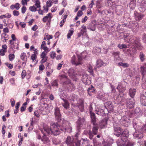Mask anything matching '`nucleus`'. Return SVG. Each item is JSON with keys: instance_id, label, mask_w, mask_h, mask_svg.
<instances>
[{"instance_id": "nucleus-1", "label": "nucleus", "mask_w": 146, "mask_h": 146, "mask_svg": "<svg viewBox=\"0 0 146 146\" xmlns=\"http://www.w3.org/2000/svg\"><path fill=\"white\" fill-rule=\"evenodd\" d=\"M60 126H58L54 123L50 124V127L45 126L44 127V131L48 134H53L54 135H59L60 133Z\"/></svg>"}, {"instance_id": "nucleus-2", "label": "nucleus", "mask_w": 146, "mask_h": 146, "mask_svg": "<svg viewBox=\"0 0 146 146\" xmlns=\"http://www.w3.org/2000/svg\"><path fill=\"white\" fill-rule=\"evenodd\" d=\"M113 129L115 135L118 137L120 136L121 140L123 141H127L129 134L127 131L125 130L122 132L121 128L118 127H114Z\"/></svg>"}, {"instance_id": "nucleus-3", "label": "nucleus", "mask_w": 146, "mask_h": 146, "mask_svg": "<svg viewBox=\"0 0 146 146\" xmlns=\"http://www.w3.org/2000/svg\"><path fill=\"white\" fill-rule=\"evenodd\" d=\"M61 131L64 132L70 133L71 132L72 127L70 124L67 121H64L62 125V128L60 129Z\"/></svg>"}, {"instance_id": "nucleus-4", "label": "nucleus", "mask_w": 146, "mask_h": 146, "mask_svg": "<svg viewBox=\"0 0 146 146\" xmlns=\"http://www.w3.org/2000/svg\"><path fill=\"white\" fill-rule=\"evenodd\" d=\"M82 58L80 56H78V59H77L74 55L71 58V62L72 64L76 66H78L82 64Z\"/></svg>"}, {"instance_id": "nucleus-5", "label": "nucleus", "mask_w": 146, "mask_h": 146, "mask_svg": "<svg viewBox=\"0 0 146 146\" xmlns=\"http://www.w3.org/2000/svg\"><path fill=\"white\" fill-rule=\"evenodd\" d=\"M128 27L131 29L133 31L136 32L139 30V25L137 23L132 21L130 23Z\"/></svg>"}, {"instance_id": "nucleus-6", "label": "nucleus", "mask_w": 146, "mask_h": 146, "mask_svg": "<svg viewBox=\"0 0 146 146\" xmlns=\"http://www.w3.org/2000/svg\"><path fill=\"white\" fill-rule=\"evenodd\" d=\"M95 125H94L93 127L92 128V132L90 131H89L88 133V134L90 139H92L93 137V134L94 135H97L98 134V126Z\"/></svg>"}, {"instance_id": "nucleus-7", "label": "nucleus", "mask_w": 146, "mask_h": 146, "mask_svg": "<svg viewBox=\"0 0 146 146\" xmlns=\"http://www.w3.org/2000/svg\"><path fill=\"white\" fill-rule=\"evenodd\" d=\"M126 83L125 82H122L118 84L117 87V89L119 90L120 93H123L126 90Z\"/></svg>"}, {"instance_id": "nucleus-8", "label": "nucleus", "mask_w": 146, "mask_h": 146, "mask_svg": "<svg viewBox=\"0 0 146 146\" xmlns=\"http://www.w3.org/2000/svg\"><path fill=\"white\" fill-rule=\"evenodd\" d=\"M138 2L140 3L139 11L141 12H144L146 9V1L143 0L141 1V0H138Z\"/></svg>"}, {"instance_id": "nucleus-9", "label": "nucleus", "mask_w": 146, "mask_h": 146, "mask_svg": "<svg viewBox=\"0 0 146 146\" xmlns=\"http://www.w3.org/2000/svg\"><path fill=\"white\" fill-rule=\"evenodd\" d=\"M40 7V3L39 1L37 0L36 1V3L34 5L30 7L29 9L31 11L35 12L36 11L37 8H38Z\"/></svg>"}, {"instance_id": "nucleus-10", "label": "nucleus", "mask_w": 146, "mask_h": 146, "mask_svg": "<svg viewBox=\"0 0 146 146\" xmlns=\"http://www.w3.org/2000/svg\"><path fill=\"white\" fill-rule=\"evenodd\" d=\"M88 76L86 74L83 75L82 80V82L86 85H89L91 84V82L88 78Z\"/></svg>"}, {"instance_id": "nucleus-11", "label": "nucleus", "mask_w": 146, "mask_h": 146, "mask_svg": "<svg viewBox=\"0 0 146 146\" xmlns=\"http://www.w3.org/2000/svg\"><path fill=\"white\" fill-rule=\"evenodd\" d=\"M54 115L58 121H60L61 118V114L60 112V109L56 107L54 108Z\"/></svg>"}, {"instance_id": "nucleus-12", "label": "nucleus", "mask_w": 146, "mask_h": 146, "mask_svg": "<svg viewBox=\"0 0 146 146\" xmlns=\"http://www.w3.org/2000/svg\"><path fill=\"white\" fill-rule=\"evenodd\" d=\"M65 143L68 146H74L73 139H72L70 136H68L67 137L65 141Z\"/></svg>"}, {"instance_id": "nucleus-13", "label": "nucleus", "mask_w": 146, "mask_h": 146, "mask_svg": "<svg viewBox=\"0 0 146 146\" xmlns=\"http://www.w3.org/2000/svg\"><path fill=\"white\" fill-rule=\"evenodd\" d=\"M134 14L135 19L136 21H139L141 20L144 16L143 14L139 13L136 12H135Z\"/></svg>"}, {"instance_id": "nucleus-14", "label": "nucleus", "mask_w": 146, "mask_h": 146, "mask_svg": "<svg viewBox=\"0 0 146 146\" xmlns=\"http://www.w3.org/2000/svg\"><path fill=\"white\" fill-rule=\"evenodd\" d=\"M40 58H42V60L40 61L41 64H43L46 62L47 60L48 57L46 56V54L45 52H43L40 54Z\"/></svg>"}, {"instance_id": "nucleus-15", "label": "nucleus", "mask_w": 146, "mask_h": 146, "mask_svg": "<svg viewBox=\"0 0 146 146\" xmlns=\"http://www.w3.org/2000/svg\"><path fill=\"white\" fill-rule=\"evenodd\" d=\"M108 120L106 119L102 120L99 123V126L102 129L105 128L107 127Z\"/></svg>"}, {"instance_id": "nucleus-16", "label": "nucleus", "mask_w": 146, "mask_h": 146, "mask_svg": "<svg viewBox=\"0 0 146 146\" xmlns=\"http://www.w3.org/2000/svg\"><path fill=\"white\" fill-rule=\"evenodd\" d=\"M133 136L135 139H139L143 137V135L141 132L137 131L134 133Z\"/></svg>"}, {"instance_id": "nucleus-17", "label": "nucleus", "mask_w": 146, "mask_h": 146, "mask_svg": "<svg viewBox=\"0 0 146 146\" xmlns=\"http://www.w3.org/2000/svg\"><path fill=\"white\" fill-rule=\"evenodd\" d=\"M50 141L49 138L44 133L42 137L41 141L44 144H45L49 143Z\"/></svg>"}, {"instance_id": "nucleus-18", "label": "nucleus", "mask_w": 146, "mask_h": 146, "mask_svg": "<svg viewBox=\"0 0 146 146\" xmlns=\"http://www.w3.org/2000/svg\"><path fill=\"white\" fill-rule=\"evenodd\" d=\"M126 100L125 96L123 94H121L118 97L117 101L119 102H124Z\"/></svg>"}, {"instance_id": "nucleus-19", "label": "nucleus", "mask_w": 146, "mask_h": 146, "mask_svg": "<svg viewBox=\"0 0 146 146\" xmlns=\"http://www.w3.org/2000/svg\"><path fill=\"white\" fill-rule=\"evenodd\" d=\"M90 114L92 122L93 123L94 125H96V117L95 114L90 111Z\"/></svg>"}, {"instance_id": "nucleus-20", "label": "nucleus", "mask_w": 146, "mask_h": 146, "mask_svg": "<svg viewBox=\"0 0 146 146\" xmlns=\"http://www.w3.org/2000/svg\"><path fill=\"white\" fill-rule=\"evenodd\" d=\"M142 111L139 108H136L134 111L135 115L136 117H138L142 115Z\"/></svg>"}, {"instance_id": "nucleus-21", "label": "nucleus", "mask_w": 146, "mask_h": 146, "mask_svg": "<svg viewBox=\"0 0 146 146\" xmlns=\"http://www.w3.org/2000/svg\"><path fill=\"white\" fill-rule=\"evenodd\" d=\"M122 7L121 6V5L117 6L116 8V13L117 15H120L122 14Z\"/></svg>"}, {"instance_id": "nucleus-22", "label": "nucleus", "mask_w": 146, "mask_h": 146, "mask_svg": "<svg viewBox=\"0 0 146 146\" xmlns=\"http://www.w3.org/2000/svg\"><path fill=\"white\" fill-rule=\"evenodd\" d=\"M85 119L84 117H79L77 121V123L79 126H81L85 123Z\"/></svg>"}, {"instance_id": "nucleus-23", "label": "nucleus", "mask_w": 146, "mask_h": 146, "mask_svg": "<svg viewBox=\"0 0 146 146\" xmlns=\"http://www.w3.org/2000/svg\"><path fill=\"white\" fill-rule=\"evenodd\" d=\"M136 91L135 89L131 88H130L129 90V94L130 96L132 98H133L135 94Z\"/></svg>"}, {"instance_id": "nucleus-24", "label": "nucleus", "mask_w": 146, "mask_h": 146, "mask_svg": "<svg viewBox=\"0 0 146 146\" xmlns=\"http://www.w3.org/2000/svg\"><path fill=\"white\" fill-rule=\"evenodd\" d=\"M141 102L144 105L146 106V96L145 94L141 95Z\"/></svg>"}, {"instance_id": "nucleus-25", "label": "nucleus", "mask_w": 146, "mask_h": 146, "mask_svg": "<svg viewBox=\"0 0 146 146\" xmlns=\"http://www.w3.org/2000/svg\"><path fill=\"white\" fill-rule=\"evenodd\" d=\"M130 1L129 3V6L130 8L133 9L135 8L136 6L135 0H129Z\"/></svg>"}, {"instance_id": "nucleus-26", "label": "nucleus", "mask_w": 146, "mask_h": 146, "mask_svg": "<svg viewBox=\"0 0 146 146\" xmlns=\"http://www.w3.org/2000/svg\"><path fill=\"white\" fill-rule=\"evenodd\" d=\"M106 65V63L103 62L101 60H99L97 62V67L99 68L102 66H105Z\"/></svg>"}, {"instance_id": "nucleus-27", "label": "nucleus", "mask_w": 146, "mask_h": 146, "mask_svg": "<svg viewBox=\"0 0 146 146\" xmlns=\"http://www.w3.org/2000/svg\"><path fill=\"white\" fill-rule=\"evenodd\" d=\"M27 56H26V53L25 52L22 53L20 55V58L23 61H27Z\"/></svg>"}, {"instance_id": "nucleus-28", "label": "nucleus", "mask_w": 146, "mask_h": 146, "mask_svg": "<svg viewBox=\"0 0 146 146\" xmlns=\"http://www.w3.org/2000/svg\"><path fill=\"white\" fill-rule=\"evenodd\" d=\"M64 103L62 104L63 106L66 109H67L69 107V104L68 101L66 100L63 99Z\"/></svg>"}, {"instance_id": "nucleus-29", "label": "nucleus", "mask_w": 146, "mask_h": 146, "mask_svg": "<svg viewBox=\"0 0 146 146\" xmlns=\"http://www.w3.org/2000/svg\"><path fill=\"white\" fill-rule=\"evenodd\" d=\"M80 104L78 106L80 111L82 112L83 111L84 109V105L83 102L82 100H80L79 102Z\"/></svg>"}, {"instance_id": "nucleus-30", "label": "nucleus", "mask_w": 146, "mask_h": 146, "mask_svg": "<svg viewBox=\"0 0 146 146\" xmlns=\"http://www.w3.org/2000/svg\"><path fill=\"white\" fill-rule=\"evenodd\" d=\"M101 51V49L98 47L94 48L93 50V52L96 54L99 53Z\"/></svg>"}, {"instance_id": "nucleus-31", "label": "nucleus", "mask_w": 146, "mask_h": 146, "mask_svg": "<svg viewBox=\"0 0 146 146\" xmlns=\"http://www.w3.org/2000/svg\"><path fill=\"white\" fill-rule=\"evenodd\" d=\"M142 83L141 86L144 89H146V79L145 78H142Z\"/></svg>"}, {"instance_id": "nucleus-32", "label": "nucleus", "mask_w": 146, "mask_h": 146, "mask_svg": "<svg viewBox=\"0 0 146 146\" xmlns=\"http://www.w3.org/2000/svg\"><path fill=\"white\" fill-rule=\"evenodd\" d=\"M141 71L142 74L143 75V77L144 78V76L146 74V68L143 66H141Z\"/></svg>"}, {"instance_id": "nucleus-33", "label": "nucleus", "mask_w": 146, "mask_h": 146, "mask_svg": "<svg viewBox=\"0 0 146 146\" xmlns=\"http://www.w3.org/2000/svg\"><path fill=\"white\" fill-rule=\"evenodd\" d=\"M126 141H122L121 139L118 140L117 141V146H124V143Z\"/></svg>"}, {"instance_id": "nucleus-34", "label": "nucleus", "mask_w": 146, "mask_h": 146, "mask_svg": "<svg viewBox=\"0 0 146 146\" xmlns=\"http://www.w3.org/2000/svg\"><path fill=\"white\" fill-rule=\"evenodd\" d=\"M68 73L70 76H75V72L74 69L71 68L69 70Z\"/></svg>"}, {"instance_id": "nucleus-35", "label": "nucleus", "mask_w": 146, "mask_h": 146, "mask_svg": "<svg viewBox=\"0 0 146 146\" xmlns=\"http://www.w3.org/2000/svg\"><path fill=\"white\" fill-rule=\"evenodd\" d=\"M82 29L80 30V32L83 35L86 32V27L85 26L83 25L81 27Z\"/></svg>"}, {"instance_id": "nucleus-36", "label": "nucleus", "mask_w": 146, "mask_h": 146, "mask_svg": "<svg viewBox=\"0 0 146 146\" xmlns=\"http://www.w3.org/2000/svg\"><path fill=\"white\" fill-rule=\"evenodd\" d=\"M135 103V102L134 100L133 99H130L128 103V104L131 106L130 108H131L134 106Z\"/></svg>"}, {"instance_id": "nucleus-37", "label": "nucleus", "mask_w": 146, "mask_h": 146, "mask_svg": "<svg viewBox=\"0 0 146 146\" xmlns=\"http://www.w3.org/2000/svg\"><path fill=\"white\" fill-rule=\"evenodd\" d=\"M87 91L88 94L90 95H91L92 94H91V93L93 92L94 91V90L93 87L91 86L88 88Z\"/></svg>"}, {"instance_id": "nucleus-38", "label": "nucleus", "mask_w": 146, "mask_h": 146, "mask_svg": "<svg viewBox=\"0 0 146 146\" xmlns=\"http://www.w3.org/2000/svg\"><path fill=\"white\" fill-rule=\"evenodd\" d=\"M74 31L73 28H71L69 30L68 33L67 35L68 38H70V36L72 35Z\"/></svg>"}, {"instance_id": "nucleus-39", "label": "nucleus", "mask_w": 146, "mask_h": 146, "mask_svg": "<svg viewBox=\"0 0 146 146\" xmlns=\"http://www.w3.org/2000/svg\"><path fill=\"white\" fill-rule=\"evenodd\" d=\"M90 29L92 31H94L96 29L95 24L93 23H91L89 25Z\"/></svg>"}, {"instance_id": "nucleus-40", "label": "nucleus", "mask_w": 146, "mask_h": 146, "mask_svg": "<svg viewBox=\"0 0 146 146\" xmlns=\"http://www.w3.org/2000/svg\"><path fill=\"white\" fill-rule=\"evenodd\" d=\"M93 142L94 143V146H100L101 145V143H99L97 142L96 140V138H94L93 139Z\"/></svg>"}, {"instance_id": "nucleus-41", "label": "nucleus", "mask_w": 146, "mask_h": 146, "mask_svg": "<svg viewBox=\"0 0 146 146\" xmlns=\"http://www.w3.org/2000/svg\"><path fill=\"white\" fill-rule=\"evenodd\" d=\"M137 50L135 48H131L130 55L131 56L132 55L136 53Z\"/></svg>"}, {"instance_id": "nucleus-42", "label": "nucleus", "mask_w": 146, "mask_h": 146, "mask_svg": "<svg viewBox=\"0 0 146 146\" xmlns=\"http://www.w3.org/2000/svg\"><path fill=\"white\" fill-rule=\"evenodd\" d=\"M51 85L52 86L57 87L58 86V81L55 80H54L51 84Z\"/></svg>"}, {"instance_id": "nucleus-43", "label": "nucleus", "mask_w": 146, "mask_h": 146, "mask_svg": "<svg viewBox=\"0 0 146 146\" xmlns=\"http://www.w3.org/2000/svg\"><path fill=\"white\" fill-rule=\"evenodd\" d=\"M144 57L145 56L143 54L142 52H140L139 57L141 61L143 62L145 60Z\"/></svg>"}, {"instance_id": "nucleus-44", "label": "nucleus", "mask_w": 146, "mask_h": 146, "mask_svg": "<svg viewBox=\"0 0 146 146\" xmlns=\"http://www.w3.org/2000/svg\"><path fill=\"white\" fill-rule=\"evenodd\" d=\"M117 47L121 49L123 48H127V45L125 44H119L117 45Z\"/></svg>"}, {"instance_id": "nucleus-45", "label": "nucleus", "mask_w": 146, "mask_h": 146, "mask_svg": "<svg viewBox=\"0 0 146 146\" xmlns=\"http://www.w3.org/2000/svg\"><path fill=\"white\" fill-rule=\"evenodd\" d=\"M81 141H82V145L81 144V145H82L83 146H85V145H86L88 142V141L86 140H85L84 139H82Z\"/></svg>"}, {"instance_id": "nucleus-46", "label": "nucleus", "mask_w": 146, "mask_h": 146, "mask_svg": "<svg viewBox=\"0 0 146 146\" xmlns=\"http://www.w3.org/2000/svg\"><path fill=\"white\" fill-rule=\"evenodd\" d=\"M120 66H121L123 67H127L128 66V65L127 63H124L122 62H120L118 64Z\"/></svg>"}, {"instance_id": "nucleus-47", "label": "nucleus", "mask_w": 146, "mask_h": 146, "mask_svg": "<svg viewBox=\"0 0 146 146\" xmlns=\"http://www.w3.org/2000/svg\"><path fill=\"white\" fill-rule=\"evenodd\" d=\"M15 57V55L13 54H10L9 56V59L10 61H12L13 60Z\"/></svg>"}, {"instance_id": "nucleus-48", "label": "nucleus", "mask_w": 146, "mask_h": 146, "mask_svg": "<svg viewBox=\"0 0 146 146\" xmlns=\"http://www.w3.org/2000/svg\"><path fill=\"white\" fill-rule=\"evenodd\" d=\"M36 55L35 54H32L31 56V59L33 62L36 61Z\"/></svg>"}, {"instance_id": "nucleus-49", "label": "nucleus", "mask_w": 146, "mask_h": 146, "mask_svg": "<svg viewBox=\"0 0 146 146\" xmlns=\"http://www.w3.org/2000/svg\"><path fill=\"white\" fill-rule=\"evenodd\" d=\"M51 19L46 16L44 17L42 19V21L44 23L46 22L47 21H50Z\"/></svg>"}, {"instance_id": "nucleus-50", "label": "nucleus", "mask_w": 146, "mask_h": 146, "mask_svg": "<svg viewBox=\"0 0 146 146\" xmlns=\"http://www.w3.org/2000/svg\"><path fill=\"white\" fill-rule=\"evenodd\" d=\"M7 37H5L3 35H1V39L2 41L3 42H6L8 38Z\"/></svg>"}, {"instance_id": "nucleus-51", "label": "nucleus", "mask_w": 146, "mask_h": 146, "mask_svg": "<svg viewBox=\"0 0 146 146\" xmlns=\"http://www.w3.org/2000/svg\"><path fill=\"white\" fill-rule=\"evenodd\" d=\"M88 72H89L91 73L92 74L93 73V71L92 66H88Z\"/></svg>"}, {"instance_id": "nucleus-52", "label": "nucleus", "mask_w": 146, "mask_h": 146, "mask_svg": "<svg viewBox=\"0 0 146 146\" xmlns=\"http://www.w3.org/2000/svg\"><path fill=\"white\" fill-rule=\"evenodd\" d=\"M20 4L18 3H15L14 5L15 9L17 10L19 9L20 7Z\"/></svg>"}, {"instance_id": "nucleus-53", "label": "nucleus", "mask_w": 146, "mask_h": 146, "mask_svg": "<svg viewBox=\"0 0 146 146\" xmlns=\"http://www.w3.org/2000/svg\"><path fill=\"white\" fill-rule=\"evenodd\" d=\"M13 15L15 16H17L19 15V12L16 10H14L13 12Z\"/></svg>"}, {"instance_id": "nucleus-54", "label": "nucleus", "mask_w": 146, "mask_h": 146, "mask_svg": "<svg viewBox=\"0 0 146 146\" xmlns=\"http://www.w3.org/2000/svg\"><path fill=\"white\" fill-rule=\"evenodd\" d=\"M6 127L5 125H3L2 126V133L4 135L5 133V130Z\"/></svg>"}, {"instance_id": "nucleus-55", "label": "nucleus", "mask_w": 146, "mask_h": 146, "mask_svg": "<svg viewBox=\"0 0 146 146\" xmlns=\"http://www.w3.org/2000/svg\"><path fill=\"white\" fill-rule=\"evenodd\" d=\"M50 57L52 58H54L56 56V53L54 52H52L50 54Z\"/></svg>"}, {"instance_id": "nucleus-56", "label": "nucleus", "mask_w": 146, "mask_h": 146, "mask_svg": "<svg viewBox=\"0 0 146 146\" xmlns=\"http://www.w3.org/2000/svg\"><path fill=\"white\" fill-rule=\"evenodd\" d=\"M45 36H46V39L47 40H49L50 39H52L53 37L52 35H49L48 34L46 35V34H45Z\"/></svg>"}, {"instance_id": "nucleus-57", "label": "nucleus", "mask_w": 146, "mask_h": 146, "mask_svg": "<svg viewBox=\"0 0 146 146\" xmlns=\"http://www.w3.org/2000/svg\"><path fill=\"white\" fill-rule=\"evenodd\" d=\"M43 48L44 50L47 51L48 52L50 50V49L48 48L45 45L43 46L42 48Z\"/></svg>"}, {"instance_id": "nucleus-58", "label": "nucleus", "mask_w": 146, "mask_h": 146, "mask_svg": "<svg viewBox=\"0 0 146 146\" xmlns=\"http://www.w3.org/2000/svg\"><path fill=\"white\" fill-rule=\"evenodd\" d=\"M52 2L51 1H47L46 2V5L47 7H50L52 5Z\"/></svg>"}, {"instance_id": "nucleus-59", "label": "nucleus", "mask_w": 146, "mask_h": 146, "mask_svg": "<svg viewBox=\"0 0 146 146\" xmlns=\"http://www.w3.org/2000/svg\"><path fill=\"white\" fill-rule=\"evenodd\" d=\"M6 51L3 49H1L0 51V54L1 55L3 56L5 55V52Z\"/></svg>"}, {"instance_id": "nucleus-60", "label": "nucleus", "mask_w": 146, "mask_h": 146, "mask_svg": "<svg viewBox=\"0 0 146 146\" xmlns=\"http://www.w3.org/2000/svg\"><path fill=\"white\" fill-rule=\"evenodd\" d=\"M75 146H83L81 145L80 141V140H77L75 142Z\"/></svg>"}, {"instance_id": "nucleus-61", "label": "nucleus", "mask_w": 146, "mask_h": 146, "mask_svg": "<svg viewBox=\"0 0 146 146\" xmlns=\"http://www.w3.org/2000/svg\"><path fill=\"white\" fill-rule=\"evenodd\" d=\"M112 54L114 56H116V57H117L119 56L118 55L119 54V52H112Z\"/></svg>"}, {"instance_id": "nucleus-62", "label": "nucleus", "mask_w": 146, "mask_h": 146, "mask_svg": "<svg viewBox=\"0 0 146 146\" xmlns=\"http://www.w3.org/2000/svg\"><path fill=\"white\" fill-rule=\"evenodd\" d=\"M34 115L37 117H38L40 116L39 113L37 110H36L34 112Z\"/></svg>"}, {"instance_id": "nucleus-63", "label": "nucleus", "mask_w": 146, "mask_h": 146, "mask_svg": "<svg viewBox=\"0 0 146 146\" xmlns=\"http://www.w3.org/2000/svg\"><path fill=\"white\" fill-rule=\"evenodd\" d=\"M26 7L25 6L22 7L21 9V12L22 13H24L26 11Z\"/></svg>"}, {"instance_id": "nucleus-64", "label": "nucleus", "mask_w": 146, "mask_h": 146, "mask_svg": "<svg viewBox=\"0 0 146 146\" xmlns=\"http://www.w3.org/2000/svg\"><path fill=\"white\" fill-rule=\"evenodd\" d=\"M26 75V72L25 70H23L21 74V76L23 78H24Z\"/></svg>"}]
</instances>
